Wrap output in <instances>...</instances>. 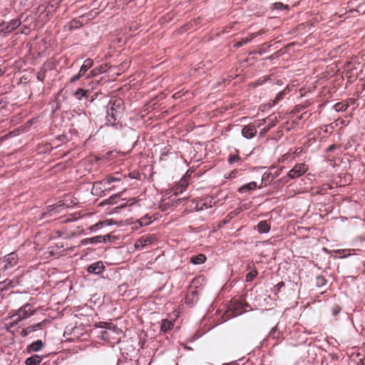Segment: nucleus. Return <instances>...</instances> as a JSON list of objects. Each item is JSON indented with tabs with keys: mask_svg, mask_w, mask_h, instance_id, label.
Segmentation results:
<instances>
[{
	"mask_svg": "<svg viewBox=\"0 0 365 365\" xmlns=\"http://www.w3.org/2000/svg\"><path fill=\"white\" fill-rule=\"evenodd\" d=\"M19 257L16 252H11L2 258H0V267L6 270L14 267L18 264Z\"/></svg>",
	"mask_w": 365,
	"mask_h": 365,
	"instance_id": "nucleus-1",
	"label": "nucleus"
},
{
	"mask_svg": "<svg viewBox=\"0 0 365 365\" xmlns=\"http://www.w3.org/2000/svg\"><path fill=\"white\" fill-rule=\"evenodd\" d=\"M34 312L33 307L31 304H26L18 310V312L11 317L14 323L26 319L30 317Z\"/></svg>",
	"mask_w": 365,
	"mask_h": 365,
	"instance_id": "nucleus-2",
	"label": "nucleus"
},
{
	"mask_svg": "<svg viewBox=\"0 0 365 365\" xmlns=\"http://www.w3.org/2000/svg\"><path fill=\"white\" fill-rule=\"evenodd\" d=\"M307 168L304 163L297 164L288 173V176L292 179L299 178L307 170Z\"/></svg>",
	"mask_w": 365,
	"mask_h": 365,
	"instance_id": "nucleus-3",
	"label": "nucleus"
},
{
	"mask_svg": "<svg viewBox=\"0 0 365 365\" xmlns=\"http://www.w3.org/2000/svg\"><path fill=\"white\" fill-rule=\"evenodd\" d=\"M154 238L150 236H143L135 243L136 249H142L146 246L153 244Z\"/></svg>",
	"mask_w": 365,
	"mask_h": 365,
	"instance_id": "nucleus-4",
	"label": "nucleus"
},
{
	"mask_svg": "<svg viewBox=\"0 0 365 365\" xmlns=\"http://www.w3.org/2000/svg\"><path fill=\"white\" fill-rule=\"evenodd\" d=\"M104 269V264L101 261L91 264L87 268L88 272L95 274H101Z\"/></svg>",
	"mask_w": 365,
	"mask_h": 365,
	"instance_id": "nucleus-5",
	"label": "nucleus"
},
{
	"mask_svg": "<svg viewBox=\"0 0 365 365\" xmlns=\"http://www.w3.org/2000/svg\"><path fill=\"white\" fill-rule=\"evenodd\" d=\"M257 133V128L254 125L249 124L245 126L242 130V135L243 137L250 139L255 136Z\"/></svg>",
	"mask_w": 365,
	"mask_h": 365,
	"instance_id": "nucleus-6",
	"label": "nucleus"
},
{
	"mask_svg": "<svg viewBox=\"0 0 365 365\" xmlns=\"http://www.w3.org/2000/svg\"><path fill=\"white\" fill-rule=\"evenodd\" d=\"M120 178L115 176H108L101 182H96L94 183L93 188L97 187L99 185H103L104 188L106 189V186L111 184L112 182L120 181Z\"/></svg>",
	"mask_w": 365,
	"mask_h": 365,
	"instance_id": "nucleus-7",
	"label": "nucleus"
},
{
	"mask_svg": "<svg viewBox=\"0 0 365 365\" xmlns=\"http://www.w3.org/2000/svg\"><path fill=\"white\" fill-rule=\"evenodd\" d=\"M108 121L111 123L114 124L115 122L117 120V118L119 116V114L121 113L118 110H115L114 107H110L108 109Z\"/></svg>",
	"mask_w": 365,
	"mask_h": 365,
	"instance_id": "nucleus-8",
	"label": "nucleus"
},
{
	"mask_svg": "<svg viewBox=\"0 0 365 365\" xmlns=\"http://www.w3.org/2000/svg\"><path fill=\"white\" fill-rule=\"evenodd\" d=\"M257 183L255 182H249L246 185H244L243 186L240 187L239 189H238V191L241 193H244V192H249V191H251V190H254L257 188Z\"/></svg>",
	"mask_w": 365,
	"mask_h": 365,
	"instance_id": "nucleus-9",
	"label": "nucleus"
},
{
	"mask_svg": "<svg viewBox=\"0 0 365 365\" xmlns=\"http://www.w3.org/2000/svg\"><path fill=\"white\" fill-rule=\"evenodd\" d=\"M93 64V61L91 58H87L84 61L83 64L81 67V69L79 71L80 75H84L85 73L92 67Z\"/></svg>",
	"mask_w": 365,
	"mask_h": 365,
	"instance_id": "nucleus-10",
	"label": "nucleus"
},
{
	"mask_svg": "<svg viewBox=\"0 0 365 365\" xmlns=\"http://www.w3.org/2000/svg\"><path fill=\"white\" fill-rule=\"evenodd\" d=\"M43 346V344L41 340H37L33 342L29 346V350L30 351H38L41 350Z\"/></svg>",
	"mask_w": 365,
	"mask_h": 365,
	"instance_id": "nucleus-11",
	"label": "nucleus"
},
{
	"mask_svg": "<svg viewBox=\"0 0 365 365\" xmlns=\"http://www.w3.org/2000/svg\"><path fill=\"white\" fill-rule=\"evenodd\" d=\"M41 361V357L38 355L32 356L26 360V365H38Z\"/></svg>",
	"mask_w": 365,
	"mask_h": 365,
	"instance_id": "nucleus-12",
	"label": "nucleus"
},
{
	"mask_svg": "<svg viewBox=\"0 0 365 365\" xmlns=\"http://www.w3.org/2000/svg\"><path fill=\"white\" fill-rule=\"evenodd\" d=\"M257 228L260 233H267L270 230V227L266 221H261L259 222Z\"/></svg>",
	"mask_w": 365,
	"mask_h": 365,
	"instance_id": "nucleus-13",
	"label": "nucleus"
},
{
	"mask_svg": "<svg viewBox=\"0 0 365 365\" xmlns=\"http://www.w3.org/2000/svg\"><path fill=\"white\" fill-rule=\"evenodd\" d=\"M173 327V324L172 322L168 319H163L161 324V331L166 332Z\"/></svg>",
	"mask_w": 365,
	"mask_h": 365,
	"instance_id": "nucleus-14",
	"label": "nucleus"
},
{
	"mask_svg": "<svg viewBox=\"0 0 365 365\" xmlns=\"http://www.w3.org/2000/svg\"><path fill=\"white\" fill-rule=\"evenodd\" d=\"M206 257L202 254H199L191 258V262L195 264H200L205 262Z\"/></svg>",
	"mask_w": 365,
	"mask_h": 365,
	"instance_id": "nucleus-15",
	"label": "nucleus"
},
{
	"mask_svg": "<svg viewBox=\"0 0 365 365\" xmlns=\"http://www.w3.org/2000/svg\"><path fill=\"white\" fill-rule=\"evenodd\" d=\"M349 106V104L346 102H340L337 103L334 106V109L336 111H344L347 109Z\"/></svg>",
	"mask_w": 365,
	"mask_h": 365,
	"instance_id": "nucleus-16",
	"label": "nucleus"
},
{
	"mask_svg": "<svg viewBox=\"0 0 365 365\" xmlns=\"http://www.w3.org/2000/svg\"><path fill=\"white\" fill-rule=\"evenodd\" d=\"M21 21L19 19H13L7 26L6 29H8L9 31H13L19 27Z\"/></svg>",
	"mask_w": 365,
	"mask_h": 365,
	"instance_id": "nucleus-17",
	"label": "nucleus"
},
{
	"mask_svg": "<svg viewBox=\"0 0 365 365\" xmlns=\"http://www.w3.org/2000/svg\"><path fill=\"white\" fill-rule=\"evenodd\" d=\"M110 104L112 105L110 107H114L115 110H118L120 112L123 110V101L121 99L115 100Z\"/></svg>",
	"mask_w": 365,
	"mask_h": 365,
	"instance_id": "nucleus-18",
	"label": "nucleus"
},
{
	"mask_svg": "<svg viewBox=\"0 0 365 365\" xmlns=\"http://www.w3.org/2000/svg\"><path fill=\"white\" fill-rule=\"evenodd\" d=\"M102 239L103 236H96L85 240V242H90L91 244L98 243L102 242Z\"/></svg>",
	"mask_w": 365,
	"mask_h": 365,
	"instance_id": "nucleus-19",
	"label": "nucleus"
},
{
	"mask_svg": "<svg viewBox=\"0 0 365 365\" xmlns=\"http://www.w3.org/2000/svg\"><path fill=\"white\" fill-rule=\"evenodd\" d=\"M257 274V272L256 270L251 271L250 272H249L247 274L246 280L247 282H251L252 280H253L256 277Z\"/></svg>",
	"mask_w": 365,
	"mask_h": 365,
	"instance_id": "nucleus-20",
	"label": "nucleus"
},
{
	"mask_svg": "<svg viewBox=\"0 0 365 365\" xmlns=\"http://www.w3.org/2000/svg\"><path fill=\"white\" fill-rule=\"evenodd\" d=\"M86 92L84 90L79 88L76 91L75 96L78 99L80 100L83 96L86 95Z\"/></svg>",
	"mask_w": 365,
	"mask_h": 365,
	"instance_id": "nucleus-21",
	"label": "nucleus"
},
{
	"mask_svg": "<svg viewBox=\"0 0 365 365\" xmlns=\"http://www.w3.org/2000/svg\"><path fill=\"white\" fill-rule=\"evenodd\" d=\"M327 281L324 277L319 276L317 277V284L319 287L324 286L326 284Z\"/></svg>",
	"mask_w": 365,
	"mask_h": 365,
	"instance_id": "nucleus-22",
	"label": "nucleus"
},
{
	"mask_svg": "<svg viewBox=\"0 0 365 365\" xmlns=\"http://www.w3.org/2000/svg\"><path fill=\"white\" fill-rule=\"evenodd\" d=\"M341 307H339V306H337V305L334 306L331 308L332 315L334 317H336L341 312Z\"/></svg>",
	"mask_w": 365,
	"mask_h": 365,
	"instance_id": "nucleus-23",
	"label": "nucleus"
},
{
	"mask_svg": "<svg viewBox=\"0 0 365 365\" xmlns=\"http://www.w3.org/2000/svg\"><path fill=\"white\" fill-rule=\"evenodd\" d=\"M284 95V91L279 92L275 97V98L274 100V104L277 103L282 99V98L283 97Z\"/></svg>",
	"mask_w": 365,
	"mask_h": 365,
	"instance_id": "nucleus-24",
	"label": "nucleus"
},
{
	"mask_svg": "<svg viewBox=\"0 0 365 365\" xmlns=\"http://www.w3.org/2000/svg\"><path fill=\"white\" fill-rule=\"evenodd\" d=\"M40 326H41V324L38 323L34 326L29 327L26 329L24 330V331L26 332V334H27L28 332H31V331L35 330L36 328L40 327Z\"/></svg>",
	"mask_w": 365,
	"mask_h": 365,
	"instance_id": "nucleus-25",
	"label": "nucleus"
},
{
	"mask_svg": "<svg viewBox=\"0 0 365 365\" xmlns=\"http://www.w3.org/2000/svg\"><path fill=\"white\" fill-rule=\"evenodd\" d=\"M103 222H98L90 227L91 230H96L103 225Z\"/></svg>",
	"mask_w": 365,
	"mask_h": 365,
	"instance_id": "nucleus-26",
	"label": "nucleus"
},
{
	"mask_svg": "<svg viewBox=\"0 0 365 365\" xmlns=\"http://www.w3.org/2000/svg\"><path fill=\"white\" fill-rule=\"evenodd\" d=\"M240 158L237 155H232L230 157L229 161L230 163H235L238 161Z\"/></svg>",
	"mask_w": 365,
	"mask_h": 365,
	"instance_id": "nucleus-27",
	"label": "nucleus"
},
{
	"mask_svg": "<svg viewBox=\"0 0 365 365\" xmlns=\"http://www.w3.org/2000/svg\"><path fill=\"white\" fill-rule=\"evenodd\" d=\"M81 76H83V75H80V72H78V74L73 76L71 78V82H75V81H78Z\"/></svg>",
	"mask_w": 365,
	"mask_h": 365,
	"instance_id": "nucleus-28",
	"label": "nucleus"
},
{
	"mask_svg": "<svg viewBox=\"0 0 365 365\" xmlns=\"http://www.w3.org/2000/svg\"><path fill=\"white\" fill-rule=\"evenodd\" d=\"M106 65H105V66L101 65L98 68H96V70L98 72V73H103L104 71H106Z\"/></svg>",
	"mask_w": 365,
	"mask_h": 365,
	"instance_id": "nucleus-29",
	"label": "nucleus"
},
{
	"mask_svg": "<svg viewBox=\"0 0 365 365\" xmlns=\"http://www.w3.org/2000/svg\"><path fill=\"white\" fill-rule=\"evenodd\" d=\"M98 73V72L97 71L96 68H95L90 71V73L88 77L96 76Z\"/></svg>",
	"mask_w": 365,
	"mask_h": 365,
	"instance_id": "nucleus-30",
	"label": "nucleus"
},
{
	"mask_svg": "<svg viewBox=\"0 0 365 365\" xmlns=\"http://www.w3.org/2000/svg\"><path fill=\"white\" fill-rule=\"evenodd\" d=\"M272 175V174L271 173H264V174L263 175V176H262V181L268 180V179H269V175Z\"/></svg>",
	"mask_w": 365,
	"mask_h": 365,
	"instance_id": "nucleus-31",
	"label": "nucleus"
},
{
	"mask_svg": "<svg viewBox=\"0 0 365 365\" xmlns=\"http://www.w3.org/2000/svg\"><path fill=\"white\" fill-rule=\"evenodd\" d=\"M249 41H250V39H248V38L243 39L241 42L238 43V46H242V44L247 43Z\"/></svg>",
	"mask_w": 365,
	"mask_h": 365,
	"instance_id": "nucleus-32",
	"label": "nucleus"
},
{
	"mask_svg": "<svg viewBox=\"0 0 365 365\" xmlns=\"http://www.w3.org/2000/svg\"><path fill=\"white\" fill-rule=\"evenodd\" d=\"M279 174V170H277L274 174L272 175V180Z\"/></svg>",
	"mask_w": 365,
	"mask_h": 365,
	"instance_id": "nucleus-33",
	"label": "nucleus"
},
{
	"mask_svg": "<svg viewBox=\"0 0 365 365\" xmlns=\"http://www.w3.org/2000/svg\"><path fill=\"white\" fill-rule=\"evenodd\" d=\"M143 219H140V221H138L137 223L139 224L140 227H142L143 225H147V224H149V222H145L143 223Z\"/></svg>",
	"mask_w": 365,
	"mask_h": 365,
	"instance_id": "nucleus-34",
	"label": "nucleus"
},
{
	"mask_svg": "<svg viewBox=\"0 0 365 365\" xmlns=\"http://www.w3.org/2000/svg\"><path fill=\"white\" fill-rule=\"evenodd\" d=\"M110 238V235L103 236L102 242H106L107 240Z\"/></svg>",
	"mask_w": 365,
	"mask_h": 365,
	"instance_id": "nucleus-35",
	"label": "nucleus"
},
{
	"mask_svg": "<svg viewBox=\"0 0 365 365\" xmlns=\"http://www.w3.org/2000/svg\"><path fill=\"white\" fill-rule=\"evenodd\" d=\"M270 128H271V127L269 126V127H268V128H264V129L262 130V133H265V132L268 131V130L270 129Z\"/></svg>",
	"mask_w": 365,
	"mask_h": 365,
	"instance_id": "nucleus-36",
	"label": "nucleus"
},
{
	"mask_svg": "<svg viewBox=\"0 0 365 365\" xmlns=\"http://www.w3.org/2000/svg\"><path fill=\"white\" fill-rule=\"evenodd\" d=\"M104 324L108 325L107 327H106V328L111 329V325L110 324H108L107 322H105Z\"/></svg>",
	"mask_w": 365,
	"mask_h": 365,
	"instance_id": "nucleus-37",
	"label": "nucleus"
},
{
	"mask_svg": "<svg viewBox=\"0 0 365 365\" xmlns=\"http://www.w3.org/2000/svg\"><path fill=\"white\" fill-rule=\"evenodd\" d=\"M276 5H277V8H279V6H283V4H282V3L276 4Z\"/></svg>",
	"mask_w": 365,
	"mask_h": 365,
	"instance_id": "nucleus-38",
	"label": "nucleus"
},
{
	"mask_svg": "<svg viewBox=\"0 0 365 365\" xmlns=\"http://www.w3.org/2000/svg\"><path fill=\"white\" fill-rule=\"evenodd\" d=\"M235 177V172H232L231 174H230V178H234Z\"/></svg>",
	"mask_w": 365,
	"mask_h": 365,
	"instance_id": "nucleus-39",
	"label": "nucleus"
},
{
	"mask_svg": "<svg viewBox=\"0 0 365 365\" xmlns=\"http://www.w3.org/2000/svg\"><path fill=\"white\" fill-rule=\"evenodd\" d=\"M334 145H331L329 148V150H331L332 149H334Z\"/></svg>",
	"mask_w": 365,
	"mask_h": 365,
	"instance_id": "nucleus-40",
	"label": "nucleus"
},
{
	"mask_svg": "<svg viewBox=\"0 0 365 365\" xmlns=\"http://www.w3.org/2000/svg\"><path fill=\"white\" fill-rule=\"evenodd\" d=\"M120 194H118V195H115V197H120Z\"/></svg>",
	"mask_w": 365,
	"mask_h": 365,
	"instance_id": "nucleus-41",
	"label": "nucleus"
}]
</instances>
